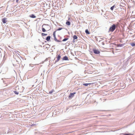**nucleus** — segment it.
Here are the masks:
<instances>
[{"mask_svg": "<svg viewBox=\"0 0 135 135\" xmlns=\"http://www.w3.org/2000/svg\"><path fill=\"white\" fill-rule=\"evenodd\" d=\"M117 26L115 24H113L112 26L110 27L109 30V32H112L115 29Z\"/></svg>", "mask_w": 135, "mask_h": 135, "instance_id": "nucleus-1", "label": "nucleus"}, {"mask_svg": "<svg viewBox=\"0 0 135 135\" xmlns=\"http://www.w3.org/2000/svg\"><path fill=\"white\" fill-rule=\"evenodd\" d=\"M42 27H44V28H46L48 30H49L50 28V26L47 24H44L42 25Z\"/></svg>", "mask_w": 135, "mask_h": 135, "instance_id": "nucleus-2", "label": "nucleus"}, {"mask_svg": "<svg viewBox=\"0 0 135 135\" xmlns=\"http://www.w3.org/2000/svg\"><path fill=\"white\" fill-rule=\"evenodd\" d=\"M93 51L94 53L95 54H98L100 53V52L98 50L94 49L93 50Z\"/></svg>", "mask_w": 135, "mask_h": 135, "instance_id": "nucleus-3", "label": "nucleus"}, {"mask_svg": "<svg viewBox=\"0 0 135 135\" xmlns=\"http://www.w3.org/2000/svg\"><path fill=\"white\" fill-rule=\"evenodd\" d=\"M7 18H4L2 20V21L3 23H5L7 22Z\"/></svg>", "mask_w": 135, "mask_h": 135, "instance_id": "nucleus-4", "label": "nucleus"}, {"mask_svg": "<svg viewBox=\"0 0 135 135\" xmlns=\"http://www.w3.org/2000/svg\"><path fill=\"white\" fill-rule=\"evenodd\" d=\"M54 40L57 42H61V41L57 40L56 38L55 34H53Z\"/></svg>", "mask_w": 135, "mask_h": 135, "instance_id": "nucleus-5", "label": "nucleus"}, {"mask_svg": "<svg viewBox=\"0 0 135 135\" xmlns=\"http://www.w3.org/2000/svg\"><path fill=\"white\" fill-rule=\"evenodd\" d=\"M75 94V93H70L69 96V98H70L73 97Z\"/></svg>", "mask_w": 135, "mask_h": 135, "instance_id": "nucleus-6", "label": "nucleus"}, {"mask_svg": "<svg viewBox=\"0 0 135 135\" xmlns=\"http://www.w3.org/2000/svg\"><path fill=\"white\" fill-rule=\"evenodd\" d=\"M74 42L77 41V39L78 38L77 36L75 35H74L73 36Z\"/></svg>", "mask_w": 135, "mask_h": 135, "instance_id": "nucleus-7", "label": "nucleus"}, {"mask_svg": "<svg viewBox=\"0 0 135 135\" xmlns=\"http://www.w3.org/2000/svg\"><path fill=\"white\" fill-rule=\"evenodd\" d=\"M61 58V55H59L57 57V60H56L55 61V63L58 62L59 60H60V58Z\"/></svg>", "mask_w": 135, "mask_h": 135, "instance_id": "nucleus-8", "label": "nucleus"}, {"mask_svg": "<svg viewBox=\"0 0 135 135\" xmlns=\"http://www.w3.org/2000/svg\"><path fill=\"white\" fill-rule=\"evenodd\" d=\"M62 60H68V58L66 56H65L62 59Z\"/></svg>", "mask_w": 135, "mask_h": 135, "instance_id": "nucleus-9", "label": "nucleus"}, {"mask_svg": "<svg viewBox=\"0 0 135 135\" xmlns=\"http://www.w3.org/2000/svg\"><path fill=\"white\" fill-rule=\"evenodd\" d=\"M30 17L32 18H35L36 16L33 14L30 15L29 16Z\"/></svg>", "mask_w": 135, "mask_h": 135, "instance_id": "nucleus-10", "label": "nucleus"}, {"mask_svg": "<svg viewBox=\"0 0 135 135\" xmlns=\"http://www.w3.org/2000/svg\"><path fill=\"white\" fill-rule=\"evenodd\" d=\"M50 38H51V37L50 36H47L46 37V40L47 41H49L50 40Z\"/></svg>", "mask_w": 135, "mask_h": 135, "instance_id": "nucleus-11", "label": "nucleus"}, {"mask_svg": "<svg viewBox=\"0 0 135 135\" xmlns=\"http://www.w3.org/2000/svg\"><path fill=\"white\" fill-rule=\"evenodd\" d=\"M66 24L67 25H70V22L69 21H67L66 22Z\"/></svg>", "mask_w": 135, "mask_h": 135, "instance_id": "nucleus-12", "label": "nucleus"}, {"mask_svg": "<svg viewBox=\"0 0 135 135\" xmlns=\"http://www.w3.org/2000/svg\"><path fill=\"white\" fill-rule=\"evenodd\" d=\"M124 44H118V47H122L124 45Z\"/></svg>", "mask_w": 135, "mask_h": 135, "instance_id": "nucleus-13", "label": "nucleus"}, {"mask_svg": "<svg viewBox=\"0 0 135 135\" xmlns=\"http://www.w3.org/2000/svg\"><path fill=\"white\" fill-rule=\"evenodd\" d=\"M85 32L86 34H90L89 32L88 29H86L85 30Z\"/></svg>", "mask_w": 135, "mask_h": 135, "instance_id": "nucleus-14", "label": "nucleus"}, {"mask_svg": "<svg viewBox=\"0 0 135 135\" xmlns=\"http://www.w3.org/2000/svg\"><path fill=\"white\" fill-rule=\"evenodd\" d=\"M68 39V38H65L62 41H65Z\"/></svg>", "mask_w": 135, "mask_h": 135, "instance_id": "nucleus-15", "label": "nucleus"}, {"mask_svg": "<svg viewBox=\"0 0 135 135\" xmlns=\"http://www.w3.org/2000/svg\"><path fill=\"white\" fill-rule=\"evenodd\" d=\"M131 45L132 46H135V43H132L131 44Z\"/></svg>", "mask_w": 135, "mask_h": 135, "instance_id": "nucleus-16", "label": "nucleus"}, {"mask_svg": "<svg viewBox=\"0 0 135 135\" xmlns=\"http://www.w3.org/2000/svg\"><path fill=\"white\" fill-rule=\"evenodd\" d=\"M13 92L15 94L17 95H18L19 93L18 92L16 91H13Z\"/></svg>", "mask_w": 135, "mask_h": 135, "instance_id": "nucleus-17", "label": "nucleus"}, {"mask_svg": "<svg viewBox=\"0 0 135 135\" xmlns=\"http://www.w3.org/2000/svg\"><path fill=\"white\" fill-rule=\"evenodd\" d=\"M114 7H115V6L114 5V6H113L112 7H111V8H110L111 10H113Z\"/></svg>", "mask_w": 135, "mask_h": 135, "instance_id": "nucleus-18", "label": "nucleus"}, {"mask_svg": "<svg viewBox=\"0 0 135 135\" xmlns=\"http://www.w3.org/2000/svg\"><path fill=\"white\" fill-rule=\"evenodd\" d=\"M89 84H89L86 83V84H83V85H84L85 86H87Z\"/></svg>", "mask_w": 135, "mask_h": 135, "instance_id": "nucleus-19", "label": "nucleus"}, {"mask_svg": "<svg viewBox=\"0 0 135 135\" xmlns=\"http://www.w3.org/2000/svg\"><path fill=\"white\" fill-rule=\"evenodd\" d=\"M42 30L43 32H45L46 31V30L43 27L42 28Z\"/></svg>", "mask_w": 135, "mask_h": 135, "instance_id": "nucleus-20", "label": "nucleus"}, {"mask_svg": "<svg viewBox=\"0 0 135 135\" xmlns=\"http://www.w3.org/2000/svg\"><path fill=\"white\" fill-rule=\"evenodd\" d=\"M54 91V90H52L50 91L49 92V93L50 94H51L53 93V92Z\"/></svg>", "mask_w": 135, "mask_h": 135, "instance_id": "nucleus-21", "label": "nucleus"}, {"mask_svg": "<svg viewBox=\"0 0 135 135\" xmlns=\"http://www.w3.org/2000/svg\"><path fill=\"white\" fill-rule=\"evenodd\" d=\"M124 135H132V134H130L128 133H124Z\"/></svg>", "mask_w": 135, "mask_h": 135, "instance_id": "nucleus-22", "label": "nucleus"}, {"mask_svg": "<svg viewBox=\"0 0 135 135\" xmlns=\"http://www.w3.org/2000/svg\"><path fill=\"white\" fill-rule=\"evenodd\" d=\"M62 29V28H59L57 30V31H59L61 30Z\"/></svg>", "mask_w": 135, "mask_h": 135, "instance_id": "nucleus-23", "label": "nucleus"}, {"mask_svg": "<svg viewBox=\"0 0 135 135\" xmlns=\"http://www.w3.org/2000/svg\"><path fill=\"white\" fill-rule=\"evenodd\" d=\"M42 35H47V34H42Z\"/></svg>", "mask_w": 135, "mask_h": 135, "instance_id": "nucleus-24", "label": "nucleus"}, {"mask_svg": "<svg viewBox=\"0 0 135 135\" xmlns=\"http://www.w3.org/2000/svg\"><path fill=\"white\" fill-rule=\"evenodd\" d=\"M56 31H54L53 34H55Z\"/></svg>", "mask_w": 135, "mask_h": 135, "instance_id": "nucleus-25", "label": "nucleus"}, {"mask_svg": "<svg viewBox=\"0 0 135 135\" xmlns=\"http://www.w3.org/2000/svg\"><path fill=\"white\" fill-rule=\"evenodd\" d=\"M19 0H16V2H17Z\"/></svg>", "mask_w": 135, "mask_h": 135, "instance_id": "nucleus-26", "label": "nucleus"}, {"mask_svg": "<svg viewBox=\"0 0 135 135\" xmlns=\"http://www.w3.org/2000/svg\"><path fill=\"white\" fill-rule=\"evenodd\" d=\"M122 35H123V36H124V34H122Z\"/></svg>", "mask_w": 135, "mask_h": 135, "instance_id": "nucleus-27", "label": "nucleus"}, {"mask_svg": "<svg viewBox=\"0 0 135 135\" xmlns=\"http://www.w3.org/2000/svg\"><path fill=\"white\" fill-rule=\"evenodd\" d=\"M41 34H45V33H42Z\"/></svg>", "mask_w": 135, "mask_h": 135, "instance_id": "nucleus-28", "label": "nucleus"}]
</instances>
